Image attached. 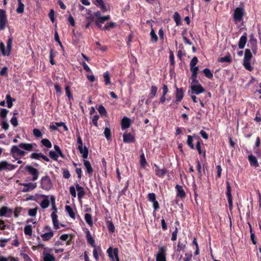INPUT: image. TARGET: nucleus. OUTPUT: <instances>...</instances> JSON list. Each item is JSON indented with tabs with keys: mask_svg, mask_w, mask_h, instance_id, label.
Here are the masks:
<instances>
[{
	"mask_svg": "<svg viewBox=\"0 0 261 261\" xmlns=\"http://www.w3.org/2000/svg\"><path fill=\"white\" fill-rule=\"evenodd\" d=\"M216 169L217 170V174L216 176V178H219L221 177V172H222V170L221 166L220 165H217L216 166Z\"/></svg>",
	"mask_w": 261,
	"mask_h": 261,
	"instance_id": "obj_56",
	"label": "nucleus"
},
{
	"mask_svg": "<svg viewBox=\"0 0 261 261\" xmlns=\"http://www.w3.org/2000/svg\"><path fill=\"white\" fill-rule=\"evenodd\" d=\"M11 151L12 154L14 156H15V155L23 156L25 154V152L24 151L20 150L18 148V147L17 146H12Z\"/></svg>",
	"mask_w": 261,
	"mask_h": 261,
	"instance_id": "obj_14",
	"label": "nucleus"
},
{
	"mask_svg": "<svg viewBox=\"0 0 261 261\" xmlns=\"http://www.w3.org/2000/svg\"><path fill=\"white\" fill-rule=\"evenodd\" d=\"M104 134L106 138L108 140L111 137V132L110 128L109 127H106L104 131Z\"/></svg>",
	"mask_w": 261,
	"mask_h": 261,
	"instance_id": "obj_46",
	"label": "nucleus"
},
{
	"mask_svg": "<svg viewBox=\"0 0 261 261\" xmlns=\"http://www.w3.org/2000/svg\"><path fill=\"white\" fill-rule=\"evenodd\" d=\"M148 200L150 202H153L156 200L155 194L153 193H150L147 195Z\"/></svg>",
	"mask_w": 261,
	"mask_h": 261,
	"instance_id": "obj_43",
	"label": "nucleus"
},
{
	"mask_svg": "<svg viewBox=\"0 0 261 261\" xmlns=\"http://www.w3.org/2000/svg\"><path fill=\"white\" fill-rule=\"evenodd\" d=\"M201 142H202L201 139L200 138V137H198V140L196 143V148L197 149L198 154H202V156L204 158H205L206 157V151L204 149V150H202L201 147Z\"/></svg>",
	"mask_w": 261,
	"mask_h": 261,
	"instance_id": "obj_15",
	"label": "nucleus"
},
{
	"mask_svg": "<svg viewBox=\"0 0 261 261\" xmlns=\"http://www.w3.org/2000/svg\"><path fill=\"white\" fill-rule=\"evenodd\" d=\"M49 156L51 158H52L53 159H54L55 160H57L58 158V154L56 152L53 151H50L49 152Z\"/></svg>",
	"mask_w": 261,
	"mask_h": 261,
	"instance_id": "obj_60",
	"label": "nucleus"
},
{
	"mask_svg": "<svg viewBox=\"0 0 261 261\" xmlns=\"http://www.w3.org/2000/svg\"><path fill=\"white\" fill-rule=\"evenodd\" d=\"M177 232L178 230L176 227L175 230L172 233L171 240L172 241H174L177 239Z\"/></svg>",
	"mask_w": 261,
	"mask_h": 261,
	"instance_id": "obj_58",
	"label": "nucleus"
},
{
	"mask_svg": "<svg viewBox=\"0 0 261 261\" xmlns=\"http://www.w3.org/2000/svg\"><path fill=\"white\" fill-rule=\"evenodd\" d=\"M107 223H108V227L109 230L110 231L113 232L115 230V227H114L113 224L110 221H108L107 222Z\"/></svg>",
	"mask_w": 261,
	"mask_h": 261,
	"instance_id": "obj_57",
	"label": "nucleus"
},
{
	"mask_svg": "<svg viewBox=\"0 0 261 261\" xmlns=\"http://www.w3.org/2000/svg\"><path fill=\"white\" fill-rule=\"evenodd\" d=\"M248 159L251 166L255 168L259 166L257 160L255 156L251 154L248 155Z\"/></svg>",
	"mask_w": 261,
	"mask_h": 261,
	"instance_id": "obj_18",
	"label": "nucleus"
},
{
	"mask_svg": "<svg viewBox=\"0 0 261 261\" xmlns=\"http://www.w3.org/2000/svg\"><path fill=\"white\" fill-rule=\"evenodd\" d=\"M11 124L15 127L17 126L18 125V121L17 118L15 116H13L10 121Z\"/></svg>",
	"mask_w": 261,
	"mask_h": 261,
	"instance_id": "obj_63",
	"label": "nucleus"
},
{
	"mask_svg": "<svg viewBox=\"0 0 261 261\" xmlns=\"http://www.w3.org/2000/svg\"><path fill=\"white\" fill-rule=\"evenodd\" d=\"M18 147L28 151H31L33 149L32 144L28 143H21Z\"/></svg>",
	"mask_w": 261,
	"mask_h": 261,
	"instance_id": "obj_28",
	"label": "nucleus"
},
{
	"mask_svg": "<svg viewBox=\"0 0 261 261\" xmlns=\"http://www.w3.org/2000/svg\"><path fill=\"white\" fill-rule=\"evenodd\" d=\"M18 7L16 9V12L18 13H22L24 11V5L22 3L21 0H18Z\"/></svg>",
	"mask_w": 261,
	"mask_h": 261,
	"instance_id": "obj_33",
	"label": "nucleus"
},
{
	"mask_svg": "<svg viewBox=\"0 0 261 261\" xmlns=\"http://www.w3.org/2000/svg\"><path fill=\"white\" fill-rule=\"evenodd\" d=\"M150 35L151 36V41L156 42L158 40V37L153 29L151 30Z\"/></svg>",
	"mask_w": 261,
	"mask_h": 261,
	"instance_id": "obj_36",
	"label": "nucleus"
},
{
	"mask_svg": "<svg viewBox=\"0 0 261 261\" xmlns=\"http://www.w3.org/2000/svg\"><path fill=\"white\" fill-rule=\"evenodd\" d=\"M158 91V88L155 86H152L151 87L150 93L149 94V98L152 99L153 98L156 94Z\"/></svg>",
	"mask_w": 261,
	"mask_h": 261,
	"instance_id": "obj_24",
	"label": "nucleus"
},
{
	"mask_svg": "<svg viewBox=\"0 0 261 261\" xmlns=\"http://www.w3.org/2000/svg\"><path fill=\"white\" fill-rule=\"evenodd\" d=\"M175 188L176 190V197H179L181 199H184L186 196V194L183 187L179 185H176Z\"/></svg>",
	"mask_w": 261,
	"mask_h": 261,
	"instance_id": "obj_10",
	"label": "nucleus"
},
{
	"mask_svg": "<svg viewBox=\"0 0 261 261\" xmlns=\"http://www.w3.org/2000/svg\"><path fill=\"white\" fill-rule=\"evenodd\" d=\"M198 61V60L196 57H194L193 59L191 60L190 62V67H193L196 66V65L197 64Z\"/></svg>",
	"mask_w": 261,
	"mask_h": 261,
	"instance_id": "obj_53",
	"label": "nucleus"
},
{
	"mask_svg": "<svg viewBox=\"0 0 261 261\" xmlns=\"http://www.w3.org/2000/svg\"><path fill=\"white\" fill-rule=\"evenodd\" d=\"M54 57V55L53 54V49H51L50 51V56H49V61H50V63L51 65H55V62L53 59Z\"/></svg>",
	"mask_w": 261,
	"mask_h": 261,
	"instance_id": "obj_62",
	"label": "nucleus"
},
{
	"mask_svg": "<svg viewBox=\"0 0 261 261\" xmlns=\"http://www.w3.org/2000/svg\"><path fill=\"white\" fill-rule=\"evenodd\" d=\"M65 209L66 211L68 213L70 217L73 219H74L75 215L72 208L69 205H66L65 207Z\"/></svg>",
	"mask_w": 261,
	"mask_h": 261,
	"instance_id": "obj_40",
	"label": "nucleus"
},
{
	"mask_svg": "<svg viewBox=\"0 0 261 261\" xmlns=\"http://www.w3.org/2000/svg\"><path fill=\"white\" fill-rule=\"evenodd\" d=\"M76 189L78 192L77 195L79 198H81L85 194V192L83 190V188L80 186L79 184L76 185Z\"/></svg>",
	"mask_w": 261,
	"mask_h": 261,
	"instance_id": "obj_31",
	"label": "nucleus"
},
{
	"mask_svg": "<svg viewBox=\"0 0 261 261\" xmlns=\"http://www.w3.org/2000/svg\"><path fill=\"white\" fill-rule=\"evenodd\" d=\"M226 195L228 199H232V195H231V189L230 185V184L228 181L226 182Z\"/></svg>",
	"mask_w": 261,
	"mask_h": 261,
	"instance_id": "obj_27",
	"label": "nucleus"
},
{
	"mask_svg": "<svg viewBox=\"0 0 261 261\" xmlns=\"http://www.w3.org/2000/svg\"><path fill=\"white\" fill-rule=\"evenodd\" d=\"M56 213L57 212H53L51 213V216L52 218L53 222L55 228L58 229V228H59V224H58V221L57 220V215L56 214Z\"/></svg>",
	"mask_w": 261,
	"mask_h": 261,
	"instance_id": "obj_22",
	"label": "nucleus"
},
{
	"mask_svg": "<svg viewBox=\"0 0 261 261\" xmlns=\"http://www.w3.org/2000/svg\"><path fill=\"white\" fill-rule=\"evenodd\" d=\"M154 167L155 168V174L159 177L163 176L167 172V170L165 168L161 169L159 167L155 164H154Z\"/></svg>",
	"mask_w": 261,
	"mask_h": 261,
	"instance_id": "obj_17",
	"label": "nucleus"
},
{
	"mask_svg": "<svg viewBox=\"0 0 261 261\" xmlns=\"http://www.w3.org/2000/svg\"><path fill=\"white\" fill-rule=\"evenodd\" d=\"M8 163L6 161H3L0 163V171L6 169L7 168Z\"/></svg>",
	"mask_w": 261,
	"mask_h": 261,
	"instance_id": "obj_52",
	"label": "nucleus"
},
{
	"mask_svg": "<svg viewBox=\"0 0 261 261\" xmlns=\"http://www.w3.org/2000/svg\"><path fill=\"white\" fill-rule=\"evenodd\" d=\"M218 62L220 63H231L232 62V58L230 54L223 57H220L218 58Z\"/></svg>",
	"mask_w": 261,
	"mask_h": 261,
	"instance_id": "obj_21",
	"label": "nucleus"
},
{
	"mask_svg": "<svg viewBox=\"0 0 261 261\" xmlns=\"http://www.w3.org/2000/svg\"><path fill=\"white\" fill-rule=\"evenodd\" d=\"M85 219L86 222L90 226L93 224V221L92 220V216L89 214H86L85 215Z\"/></svg>",
	"mask_w": 261,
	"mask_h": 261,
	"instance_id": "obj_39",
	"label": "nucleus"
},
{
	"mask_svg": "<svg viewBox=\"0 0 261 261\" xmlns=\"http://www.w3.org/2000/svg\"><path fill=\"white\" fill-rule=\"evenodd\" d=\"M247 34L244 33L242 35L239 41L238 46L240 49H243L244 48L245 44L247 42Z\"/></svg>",
	"mask_w": 261,
	"mask_h": 261,
	"instance_id": "obj_13",
	"label": "nucleus"
},
{
	"mask_svg": "<svg viewBox=\"0 0 261 261\" xmlns=\"http://www.w3.org/2000/svg\"><path fill=\"white\" fill-rule=\"evenodd\" d=\"M115 25V23L111 22L109 24L106 25L102 29L103 30H109L111 28H113Z\"/></svg>",
	"mask_w": 261,
	"mask_h": 261,
	"instance_id": "obj_51",
	"label": "nucleus"
},
{
	"mask_svg": "<svg viewBox=\"0 0 261 261\" xmlns=\"http://www.w3.org/2000/svg\"><path fill=\"white\" fill-rule=\"evenodd\" d=\"M130 120L126 117H124L121 121V129L124 130L130 126Z\"/></svg>",
	"mask_w": 261,
	"mask_h": 261,
	"instance_id": "obj_19",
	"label": "nucleus"
},
{
	"mask_svg": "<svg viewBox=\"0 0 261 261\" xmlns=\"http://www.w3.org/2000/svg\"><path fill=\"white\" fill-rule=\"evenodd\" d=\"M24 231L26 235L31 236L32 234V226L30 225H27L24 227Z\"/></svg>",
	"mask_w": 261,
	"mask_h": 261,
	"instance_id": "obj_38",
	"label": "nucleus"
},
{
	"mask_svg": "<svg viewBox=\"0 0 261 261\" xmlns=\"http://www.w3.org/2000/svg\"><path fill=\"white\" fill-rule=\"evenodd\" d=\"M49 204V201L47 199H44L41 203H40V205L42 208H47Z\"/></svg>",
	"mask_w": 261,
	"mask_h": 261,
	"instance_id": "obj_45",
	"label": "nucleus"
},
{
	"mask_svg": "<svg viewBox=\"0 0 261 261\" xmlns=\"http://www.w3.org/2000/svg\"><path fill=\"white\" fill-rule=\"evenodd\" d=\"M79 149L81 154H82V157L84 159H86L88 157V148L85 146L84 148L82 145L79 146Z\"/></svg>",
	"mask_w": 261,
	"mask_h": 261,
	"instance_id": "obj_20",
	"label": "nucleus"
},
{
	"mask_svg": "<svg viewBox=\"0 0 261 261\" xmlns=\"http://www.w3.org/2000/svg\"><path fill=\"white\" fill-rule=\"evenodd\" d=\"M12 39L11 38H9L8 40V42H7V48H8V49L9 50V51L7 53V55H9L10 54V50L11 49V47H12Z\"/></svg>",
	"mask_w": 261,
	"mask_h": 261,
	"instance_id": "obj_55",
	"label": "nucleus"
},
{
	"mask_svg": "<svg viewBox=\"0 0 261 261\" xmlns=\"http://www.w3.org/2000/svg\"><path fill=\"white\" fill-rule=\"evenodd\" d=\"M252 58V55L250 50L246 49L243 60V65L245 69L249 71H251L253 69L250 64V60Z\"/></svg>",
	"mask_w": 261,
	"mask_h": 261,
	"instance_id": "obj_2",
	"label": "nucleus"
},
{
	"mask_svg": "<svg viewBox=\"0 0 261 261\" xmlns=\"http://www.w3.org/2000/svg\"><path fill=\"white\" fill-rule=\"evenodd\" d=\"M187 144L188 146L192 149H195V147L193 144V137L191 135H188V139L187 140Z\"/></svg>",
	"mask_w": 261,
	"mask_h": 261,
	"instance_id": "obj_29",
	"label": "nucleus"
},
{
	"mask_svg": "<svg viewBox=\"0 0 261 261\" xmlns=\"http://www.w3.org/2000/svg\"><path fill=\"white\" fill-rule=\"evenodd\" d=\"M196 163H197L196 168H197V170L198 171V177H199V178L201 179V177H202L201 164L199 160L196 161Z\"/></svg>",
	"mask_w": 261,
	"mask_h": 261,
	"instance_id": "obj_37",
	"label": "nucleus"
},
{
	"mask_svg": "<svg viewBox=\"0 0 261 261\" xmlns=\"http://www.w3.org/2000/svg\"><path fill=\"white\" fill-rule=\"evenodd\" d=\"M54 233L53 231H50L48 232L45 233L41 235V237L43 239L44 241H48L51 238L53 237Z\"/></svg>",
	"mask_w": 261,
	"mask_h": 261,
	"instance_id": "obj_30",
	"label": "nucleus"
},
{
	"mask_svg": "<svg viewBox=\"0 0 261 261\" xmlns=\"http://www.w3.org/2000/svg\"><path fill=\"white\" fill-rule=\"evenodd\" d=\"M8 23L6 11L0 9V31L5 29Z\"/></svg>",
	"mask_w": 261,
	"mask_h": 261,
	"instance_id": "obj_4",
	"label": "nucleus"
},
{
	"mask_svg": "<svg viewBox=\"0 0 261 261\" xmlns=\"http://www.w3.org/2000/svg\"><path fill=\"white\" fill-rule=\"evenodd\" d=\"M110 19L109 15L105 16H99L96 20H95L96 25L100 29H101V24L103 23L105 21L109 20Z\"/></svg>",
	"mask_w": 261,
	"mask_h": 261,
	"instance_id": "obj_12",
	"label": "nucleus"
},
{
	"mask_svg": "<svg viewBox=\"0 0 261 261\" xmlns=\"http://www.w3.org/2000/svg\"><path fill=\"white\" fill-rule=\"evenodd\" d=\"M98 111L100 114L101 115L106 116L107 115V111L106 109L101 105L99 107Z\"/></svg>",
	"mask_w": 261,
	"mask_h": 261,
	"instance_id": "obj_50",
	"label": "nucleus"
},
{
	"mask_svg": "<svg viewBox=\"0 0 261 261\" xmlns=\"http://www.w3.org/2000/svg\"><path fill=\"white\" fill-rule=\"evenodd\" d=\"M7 102L8 105V107L9 108H11L13 106V102L15 100L14 98H12L10 95H7L6 96Z\"/></svg>",
	"mask_w": 261,
	"mask_h": 261,
	"instance_id": "obj_35",
	"label": "nucleus"
},
{
	"mask_svg": "<svg viewBox=\"0 0 261 261\" xmlns=\"http://www.w3.org/2000/svg\"><path fill=\"white\" fill-rule=\"evenodd\" d=\"M21 185L24 187L22 190L23 192H27L30 190H33L37 187L36 183L29 182L27 184H22Z\"/></svg>",
	"mask_w": 261,
	"mask_h": 261,
	"instance_id": "obj_16",
	"label": "nucleus"
},
{
	"mask_svg": "<svg viewBox=\"0 0 261 261\" xmlns=\"http://www.w3.org/2000/svg\"><path fill=\"white\" fill-rule=\"evenodd\" d=\"M37 211V207H35L33 209H30L29 211V215L30 216L34 217L36 215Z\"/></svg>",
	"mask_w": 261,
	"mask_h": 261,
	"instance_id": "obj_61",
	"label": "nucleus"
},
{
	"mask_svg": "<svg viewBox=\"0 0 261 261\" xmlns=\"http://www.w3.org/2000/svg\"><path fill=\"white\" fill-rule=\"evenodd\" d=\"M202 72L204 75L209 79H212L213 77V74L208 68H206L202 70Z\"/></svg>",
	"mask_w": 261,
	"mask_h": 261,
	"instance_id": "obj_32",
	"label": "nucleus"
},
{
	"mask_svg": "<svg viewBox=\"0 0 261 261\" xmlns=\"http://www.w3.org/2000/svg\"><path fill=\"white\" fill-rule=\"evenodd\" d=\"M55 258L53 255L49 253H46L44 254V261H55Z\"/></svg>",
	"mask_w": 261,
	"mask_h": 261,
	"instance_id": "obj_41",
	"label": "nucleus"
},
{
	"mask_svg": "<svg viewBox=\"0 0 261 261\" xmlns=\"http://www.w3.org/2000/svg\"><path fill=\"white\" fill-rule=\"evenodd\" d=\"M123 140L124 142H129L130 141V134L125 133L123 135Z\"/></svg>",
	"mask_w": 261,
	"mask_h": 261,
	"instance_id": "obj_47",
	"label": "nucleus"
},
{
	"mask_svg": "<svg viewBox=\"0 0 261 261\" xmlns=\"http://www.w3.org/2000/svg\"><path fill=\"white\" fill-rule=\"evenodd\" d=\"M103 78L105 82L106 85H108L111 83L110 82V74L108 72H106L103 74Z\"/></svg>",
	"mask_w": 261,
	"mask_h": 261,
	"instance_id": "obj_42",
	"label": "nucleus"
},
{
	"mask_svg": "<svg viewBox=\"0 0 261 261\" xmlns=\"http://www.w3.org/2000/svg\"><path fill=\"white\" fill-rule=\"evenodd\" d=\"M41 142L43 145L47 148H50L51 147V144L50 142L47 139H43L41 140Z\"/></svg>",
	"mask_w": 261,
	"mask_h": 261,
	"instance_id": "obj_49",
	"label": "nucleus"
},
{
	"mask_svg": "<svg viewBox=\"0 0 261 261\" xmlns=\"http://www.w3.org/2000/svg\"><path fill=\"white\" fill-rule=\"evenodd\" d=\"M140 166L143 168H144L146 166V165H147V162H146L144 154L143 153H142L140 155Z\"/></svg>",
	"mask_w": 261,
	"mask_h": 261,
	"instance_id": "obj_34",
	"label": "nucleus"
},
{
	"mask_svg": "<svg viewBox=\"0 0 261 261\" xmlns=\"http://www.w3.org/2000/svg\"><path fill=\"white\" fill-rule=\"evenodd\" d=\"M8 210V207L3 206L0 209V216H5Z\"/></svg>",
	"mask_w": 261,
	"mask_h": 261,
	"instance_id": "obj_54",
	"label": "nucleus"
},
{
	"mask_svg": "<svg viewBox=\"0 0 261 261\" xmlns=\"http://www.w3.org/2000/svg\"><path fill=\"white\" fill-rule=\"evenodd\" d=\"M25 169L29 172L30 174L33 175L32 180L35 181L37 179L39 175V172L37 169L31 166H27Z\"/></svg>",
	"mask_w": 261,
	"mask_h": 261,
	"instance_id": "obj_8",
	"label": "nucleus"
},
{
	"mask_svg": "<svg viewBox=\"0 0 261 261\" xmlns=\"http://www.w3.org/2000/svg\"><path fill=\"white\" fill-rule=\"evenodd\" d=\"M169 60L170 62V65L174 67L175 65L174 56L172 51H170Z\"/></svg>",
	"mask_w": 261,
	"mask_h": 261,
	"instance_id": "obj_44",
	"label": "nucleus"
},
{
	"mask_svg": "<svg viewBox=\"0 0 261 261\" xmlns=\"http://www.w3.org/2000/svg\"><path fill=\"white\" fill-rule=\"evenodd\" d=\"M245 14V10L243 7L236 8L232 15L233 20L235 23L242 21Z\"/></svg>",
	"mask_w": 261,
	"mask_h": 261,
	"instance_id": "obj_1",
	"label": "nucleus"
},
{
	"mask_svg": "<svg viewBox=\"0 0 261 261\" xmlns=\"http://www.w3.org/2000/svg\"><path fill=\"white\" fill-rule=\"evenodd\" d=\"M8 113V111L6 109H2L1 110L0 116L2 118H6Z\"/></svg>",
	"mask_w": 261,
	"mask_h": 261,
	"instance_id": "obj_59",
	"label": "nucleus"
},
{
	"mask_svg": "<svg viewBox=\"0 0 261 261\" xmlns=\"http://www.w3.org/2000/svg\"><path fill=\"white\" fill-rule=\"evenodd\" d=\"M192 94L199 95L205 91L204 88L200 84L191 85L190 87Z\"/></svg>",
	"mask_w": 261,
	"mask_h": 261,
	"instance_id": "obj_5",
	"label": "nucleus"
},
{
	"mask_svg": "<svg viewBox=\"0 0 261 261\" xmlns=\"http://www.w3.org/2000/svg\"><path fill=\"white\" fill-rule=\"evenodd\" d=\"M84 165L86 169L87 172L89 174H91L93 172V168L91 165L90 162L87 160H84Z\"/></svg>",
	"mask_w": 261,
	"mask_h": 261,
	"instance_id": "obj_23",
	"label": "nucleus"
},
{
	"mask_svg": "<svg viewBox=\"0 0 261 261\" xmlns=\"http://www.w3.org/2000/svg\"><path fill=\"white\" fill-rule=\"evenodd\" d=\"M187 239L186 237L180 238L178 241L177 245V252H180L181 251H184L187 244Z\"/></svg>",
	"mask_w": 261,
	"mask_h": 261,
	"instance_id": "obj_7",
	"label": "nucleus"
},
{
	"mask_svg": "<svg viewBox=\"0 0 261 261\" xmlns=\"http://www.w3.org/2000/svg\"><path fill=\"white\" fill-rule=\"evenodd\" d=\"M107 252L109 257L112 259V261H114V256H115L116 261H119L118 254V249L117 248H115L113 250L112 248L110 247L108 249Z\"/></svg>",
	"mask_w": 261,
	"mask_h": 261,
	"instance_id": "obj_9",
	"label": "nucleus"
},
{
	"mask_svg": "<svg viewBox=\"0 0 261 261\" xmlns=\"http://www.w3.org/2000/svg\"><path fill=\"white\" fill-rule=\"evenodd\" d=\"M51 181L47 176L43 177L41 179L42 188L45 190L49 189L51 187Z\"/></svg>",
	"mask_w": 261,
	"mask_h": 261,
	"instance_id": "obj_11",
	"label": "nucleus"
},
{
	"mask_svg": "<svg viewBox=\"0 0 261 261\" xmlns=\"http://www.w3.org/2000/svg\"><path fill=\"white\" fill-rule=\"evenodd\" d=\"M184 96V90L182 88H177L176 86L175 100L174 102L178 103L182 99Z\"/></svg>",
	"mask_w": 261,
	"mask_h": 261,
	"instance_id": "obj_6",
	"label": "nucleus"
},
{
	"mask_svg": "<svg viewBox=\"0 0 261 261\" xmlns=\"http://www.w3.org/2000/svg\"><path fill=\"white\" fill-rule=\"evenodd\" d=\"M249 41L251 44H255L256 43V39L254 37V35L251 34L249 36Z\"/></svg>",
	"mask_w": 261,
	"mask_h": 261,
	"instance_id": "obj_64",
	"label": "nucleus"
},
{
	"mask_svg": "<svg viewBox=\"0 0 261 261\" xmlns=\"http://www.w3.org/2000/svg\"><path fill=\"white\" fill-rule=\"evenodd\" d=\"M86 236H87V239L88 242L91 245V246L92 247H93L94 248H95L94 240L93 239L92 237L91 236L89 231H87Z\"/></svg>",
	"mask_w": 261,
	"mask_h": 261,
	"instance_id": "obj_25",
	"label": "nucleus"
},
{
	"mask_svg": "<svg viewBox=\"0 0 261 261\" xmlns=\"http://www.w3.org/2000/svg\"><path fill=\"white\" fill-rule=\"evenodd\" d=\"M156 261H167L166 247H159V251L156 255Z\"/></svg>",
	"mask_w": 261,
	"mask_h": 261,
	"instance_id": "obj_3",
	"label": "nucleus"
},
{
	"mask_svg": "<svg viewBox=\"0 0 261 261\" xmlns=\"http://www.w3.org/2000/svg\"><path fill=\"white\" fill-rule=\"evenodd\" d=\"M176 25H179L181 24V17L179 14L177 12H174L173 17Z\"/></svg>",
	"mask_w": 261,
	"mask_h": 261,
	"instance_id": "obj_26",
	"label": "nucleus"
},
{
	"mask_svg": "<svg viewBox=\"0 0 261 261\" xmlns=\"http://www.w3.org/2000/svg\"><path fill=\"white\" fill-rule=\"evenodd\" d=\"M33 135L38 138H41L42 136V134L39 129L34 128L33 130Z\"/></svg>",
	"mask_w": 261,
	"mask_h": 261,
	"instance_id": "obj_48",
	"label": "nucleus"
}]
</instances>
